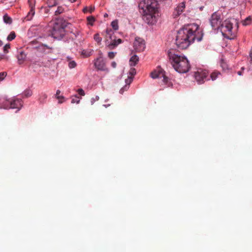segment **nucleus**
Masks as SVG:
<instances>
[{
  "instance_id": "nucleus-1",
  "label": "nucleus",
  "mask_w": 252,
  "mask_h": 252,
  "mask_svg": "<svg viewBox=\"0 0 252 252\" xmlns=\"http://www.w3.org/2000/svg\"><path fill=\"white\" fill-rule=\"evenodd\" d=\"M203 33L198 25L191 24L180 29L176 36V44L178 48L184 49L195 40L200 41Z\"/></svg>"
},
{
  "instance_id": "nucleus-2",
  "label": "nucleus",
  "mask_w": 252,
  "mask_h": 252,
  "mask_svg": "<svg viewBox=\"0 0 252 252\" xmlns=\"http://www.w3.org/2000/svg\"><path fill=\"white\" fill-rule=\"evenodd\" d=\"M168 56L169 59L172 61L173 67L175 70L180 73L189 71L190 66L188 59L185 56L176 54L173 50L168 51Z\"/></svg>"
},
{
  "instance_id": "nucleus-3",
  "label": "nucleus",
  "mask_w": 252,
  "mask_h": 252,
  "mask_svg": "<svg viewBox=\"0 0 252 252\" xmlns=\"http://www.w3.org/2000/svg\"><path fill=\"white\" fill-rule=\"evenodd\" d=\"M238 28V23L234 19H226L221 23L220 30L224 37L233 39L236 36Z\"/></svg>"
},
{
  "instance_id": "nucleus-4",
  "label": "nucleus",
  "mask_w": 252,
  "mask_h": 252,
  "mask_svg": "<svg viewBox=\"0 0 252 252\" xmlns=\"http://www.w3.org/2000/svg\"><path fill=\"white\" fill-rule=\"evenodd\" d=\"M105 32L106 42L109 49H114L122 42V39H115V37L113 35L114 32L111 29H107Z\"/></svg>"
},
{
  "instance_id": "nucleus-5",
  "label": "nucleus",
  "mask_w": 252,
  "mask_h": 252,
  "mask_svg": "<svg viewBox=\"0 0 252 252\" xmlns=\"http://www.w3.org/2000/svg\"><path fill=\"white\" fill-rule=\"evenodd\" d=\"M51 34L54 38H62L65 34L64 26L61 23L56 22L52 28Z\"/></svg>"
},
{
  "instance_id": "nucleus-6",
  "label": "nucleus",
  "mask_w": 252,
  "mask_h": 252,
  "mask_svg": "<svg viewBox=\"0 0 252 252\" xmlns=\"http://www.w3.org/2000/svg\"><path fill=\"white\" fill-rule=\"evenodd\" d=\"M210 22L214 30L220 29L221 24L220 15H218L217 12H214L211 16Z\"/></svg>"
},
{
  "instance_id": "nucleus-7",
  "label": "nucleus",
  "mask_w": 252,
  "mask_h": 252,
  "mask_svg": "<svg viewBox=\"0 0 252 252\" xmlns=\"http://www.w3.org/2000/svg\"><path fill=\"white\" fill-rule=\"evenodd\" d=\"M208 75V72L206 70L199 69L195 73V80L198 84H201L205 82V79Z\"/></svg>"
},
{
  "instance_id": "nucleus-8",
  "label": "nucleus",
  "mask_w": 252,
  "mask_h": 252,
  "mask_svg": "<svg viewBox=\"0 0 252 252\" xmlns=\"http://www.w3.org/2000/svg\"><path fill=\"white\" fill-rule=\"evenodd\" d=\"M23 101L21 99H14L10 101H7L6 105H7L6 108L14 109L17 108L19 111L23 106Z\"/></svg>"
},
{
  "instance_id": "nucleus-9",
  "label": "nucleus",
  "mask_w": 252,
  "mask_h": 252,
  "mask_svg": "<svg viewBox=\"0 0 252 252\" xmlns=\"http://www.w3.org/2000/svg\"><path fill=\"white\" fill-rule=\"evenodd\" d=\"M133 47L137 52L143 51L145 48L144 40L140 37H135L133 43Z\"/></svg>"
},
{
  "instance_id": "nucleus-10",
  "label": "nucleus",
  "mask_w": 252,
  "mask_h": 252,
  "mask_svg": "<svg viewBox=\"0 0 252 252\" xmlns=\"http://www.w3.org/2000/svg\"><path fill=\"white\" fill-rule=\"evenodd\" d=\"M185 8V3L183 2L180 3L174 9L172 16L174 18H177L184 11Z\"/></svg>"
},
{
  "instance_id": "nucleus-11",
  "label": "nucleus",
  "mask_w": 252,
  "mask_h": 252,
  "mask_svg": "<svg viewBox=\"0 0 252 252\" xmlns=\"http://www.w3.org/2000/svg\"><path fill=\"white\" fill-rule=\"evenodd\" d=\"M94 65L98 70H104L105 69V64L101 57L98 58L95 60Z\"/></svg>"
},
{
  "instance_id": "nucleus-12",
  "label": "nucleus",
  "mask_w": 252,
  "mask_h": 252,
  "mask_svg": "<svg viewBox=\"0 0 252 252\" xmlns=\"http://www.w3.org/2000/svg\"><path fill=\"white\" fill-rule=\"evenodd\" d=\"M151 76L153 79L162 78V76H163V70L161 68H158V70L152 72Z\"/></svg>"
},
{
  "instance_id": "nucleus-13",
  "label": "nucleus",
  "mask_w": 252,
  "mask_h": 252,
  "mask_svg": "<svg viewBox=\"0 0 252 252\" xmlns=\"http://www.w3.org/2000/svg\"><path fill=\"white\" fill-rule=\"evenodd\" d=\"M132 80H133L132 77H128V78L127 79H126V85L123 88H122L120 90V94H123L125 91H126L128 90V89L129 88L128 85L131 83Z\"/></svg>"
},
{
  "instance_id": "nucleus-14",
  "label": "nucleus",
  "mask_w": 252,
  "mask_h": 252,
  "mask_svg": "<svg viewBox=\"0 0 252 252\" xmlns=\"http://www.w3.org/2000/svg\"><path fill=\"white\" fill-rule=\"evenodd\" d=\"M26 58V55L25 53L21 51L20 54L17 56L18 62L19 64H22Z\"/></svg>"
},
{
  "instance_id": "nucleus-15",
  "label": "nucleus",
  "mask_w": 252,
  "mask_h": 252,
  "mask_svg": "<svg viewBox=\"0 0 252 252\" xmlns=\"http://www.w3.org/2000/svg\"><path fill=\"white\" fill-rule=\"evenodd\" d=\"M139 61V58L137 55L132 56L129 60V64L131 66H135Z\"/></svg>"
},
{
  "instance_id": "nucleus-16",
  "label": "nucleus",
  "mask_w": 252,
  "mask_h": 252,
  "mask_svg": "<svg viewBox=\"0 0 252 252\" xmlns=\"http://www.w3.org/2000/svg\"><path fill=\"white\" fill-rule=\"evenodd\" d=\"M35 14L34 9H30V11L28 12L27 15L25 17V19L27 21H30L32 19V17Z\"/></svg>"
},
{
  "instance_id": "nucleus-17",
  "label": "nucleus",
  "mask_w": 252,
  "mask_h": 252,
  "mask_svg": "<svg viewBox=\"0 0 252 252\" xmlns=\"http://www.w3.org/2000/svg\"><path fill=\"white\" fill-rule=\"evenodd\" d=\"M252 23V17L251 16L247 17L244 20L242 21V24L244 26H248Z\"/></svg>"
},
{
  "instance_id": "nucleus-18",
  "label": "nucleus",
  "mask_w": 252,
  "mask_h": 252,
  "mask_svg": "<svg viewBox=\"0 0 252 252\" xmlns=\"http://www.w3.org/2000/svg\"><path fill=\"white\" fill-rule=\"evenodd\" d=\"M220 75V72L218 71H214L211 74L210 77L211 79L214 81L217 78L219 77Z\"/></svg>"
},
{
  "instance_id": "nucleus-19",
  "label": "nucleus",
  "mask_w": 252,
  "mask_h": 252,
  "mask_svg": "<svg viewBox=\"0 0 252 252\" xmlns=\"http://www.w3.org/2000/svg\"><path fill=\"white\" fill-rule=\"evenodd\" d=\"M94 40L98 43V44H100L101 42L102 41V38L100 37V35L98 33L95 34L94 36Z\"/></svg>"
},
{
  "instance_id": "nucleus-20",
  "label": "nucleus",
  "mask_w": 252,
  "mask_h": 252,
  "mask_svg": "<svg viewBox=\"0 0 252 252\" xmlns=\"http://www.w3.org/2000/svg\"><path fill=\"white\" fill-rule=\"evenodd\" d=\"M47 97V95L45 93H41L40 94L39 97V101L40 103H43L44 101L46 99Z\"/></svg>"
},
{
  "instance_id": "nucleus-21",
  "label": "nucleus",
  "mask_w": 252,
  "mask_h": 252,
  "mask_svg": "<svg viewBox=\"0 0 252 252\" xmlns=\"http://www.w3.org/2000/svg\"><path fill=\"white\" fill-rule=\"evenodd\" d=\"M64 11V9L62 6H58L57 10L55 12V15H58L63 13Z\"/></svg>"
},
{
  "instance_id": "nucleus-22",
  "label": "nucleus",
  "mask_w": 252,
  "mask_h": 252,
  "mask_svg": "<svg viewBox=\"0 0 252 252\" xmlns=\"http://www.w3.org/2000/svg\"><path fill=\"white\" fill-rule=\"evenodd\" d=\"M3 21L6 24H11L12 23V19L7 14L3 16Z\"/></svg>"
},
{
  "instance_id": "nucleus-23",
  "label": "nucleus",
  "mask_w": 252,
  "mask_h": 252,
  "mask_svg": "<svg viewBox=\"0 0 252 252\" xmlns=\"http://www.w3.org/2000/svg\"><path fill=\"white\" fill-rule=\"evenodd\" d=\"M111 25L112 28L116 31L119 29L118 22L117 20H114L111 22Z\"/></svg>"
},
{
  "instance_id": "nucleus-24",
  "label": "nucleus",
  "mask_w": 252,
  "mask_h": 252,
  "mask_svg": "<svg viewBox=\"0 0 252 252\" xmlns=\"http://www.w3.org/2000/svg\"><path fill=\"white\" fill-rule=\"evenodd\" d=\"M47 4L50 7L54 6L57 4L56 0H47Z\"/></svg>"
},
{
  "instance_id": "nucleus-25",
  "label": "nucleus",
  "mask_w": 252,
  "mask_h": 252,
  "mask_svg": "<svg viewBox=\"0 0 252 252\" xmlns=\"http://www.w3.org/2000/svg\"><path fill=\"white\" fill-rule=\"evenodd\" d=\"M93 52V50H91L90 51H87L86 50H83L82 52V54L85 57H88L90 56L92 54V52Z\"/></svg>"
},
{
  "instance_id": "nucleus-26",
  "label": "nucleus",
  "mask_w": 252,
  "mask_h": 252,
  "mask_svg": "<svg viewBox=\"0 0 252 252\" xmlns=\"http://www.w3.org/2000/svg\"><path fill=\"white\" fill-rule=\"evenodd\" d=\"M16 37V34L14 32H12L9 34V35L7 37V39L8 41H11L14 39Z\"/></svg>"
},
{
  "instance_id": "nucleus-27",
  "label": "nucleus",
  "mask_w": 252,
  "mask_h": 252,
  "mask_svg": "<svg viewBox=\"0 0 252 252\" xmlns=\"http://www.w3.org/2000/svg\"><path fill=\"white\" fill-rule=\"evenodd\" d=\"M38 48L39 50H43L44 52H45V49H52V48L51 47H50L49 46H47L45 44H41L39 47Z\"/></svg>"
},
{
  "instance_id": "nucleus-28",
  "label": "nucleus",
  "mask_w": 252,
  "mask_h": 252,
  "mask_svg": "<svg viewBox=\"0 0 252 252\" xmlns=\"http://www.w3.org/2000/svg\"><path fill=\"white\" fill-rule=\"evenodd\" d=\"M87 21H88L89 23L91 25H93V23L95 21V18H94V17L93 16H89L87 17Z\"/></svg>"
},
{
  "instance_id": "nucleus-29",
  "label": "nucleus",
  "mask_w": 252,
  "mask_h": 252,
  "mask_svg": "<svg viewBox=\"0 0 252 252\" xmlns=\"http://www.w3.org/2000/svg\"><path fill=\"white\" fill-rule=\"evenodd\" d=\"M35 0H28V3L30 9H34Z\"/></svg>"
},
{
  "instance_id": "nucleus-30",
  "label": "nucleus",
  "mask_w": 252,
  "mask_h": 252,
  "mask_svg": "<svg viewBox=\"0 0 252 252\" xmlns=\"http://www.w3.org/2000/svg\"><path fill=\"white\" fill-rule=\"evenodd\" d=\"M32 94V91L30 90H27L24 92V95L25 97H28L30 96H31Z\"/></svg>"
},
{
  "instance_id": "nucleus-31",
  "label": "nucleus",
  "mask_w": 252,
  "mask_h": 252,
  "mask_svg": "<svg viewBox=\"0 0 252 252\" xmlns=\"http://www.w3.org/2000/svg\"><path fill=\"white\" fill-rule=\"evenodd\" d=\"M75 98H73L72 99L71 103H79L80 102V98L79 97L77 96V95H75Z\"/></svg>"
},
{
  "instance_id": "nucleus-32",
  "label": "nucleus",
  "mask_w": 252,
  "mask_h": 252,
  "mask_svg": "<svg viewBox=\"0 0 252 252\" xmlns=\"http://www.w3.org/2000/svg\"><path fill=\"white\" fill-rule=\"evenodd\" d=\"M136 74V70L134 68L131 67L129 71V74L132 77L134 76Z\"/></svg>"
},
{
  "instance_id": "nucleus-33",
  "label": "nucleus",
  "mask_w": 252,
  "mask_h": 252,
  "mask_svg": "<svg viewBox=\"0 0 252 252\" xmlns=\"http://www.w3.org/2000/svg\"><path fill=\"white\" fill-rule=\"evenodd\" d=\"M10 44H7L3 47V52L5 54L8 52V49H10Z\"/></svg>"
},
{
  "instance_id": "nucleus-34",
  "label": "nucleus",
  "mask_w": 252,
  "mask_h": 252,
  "mask_svg": "<svg viewBox=\"0 0 252 252\" xmlns=\"http://www.w3.org/2000/svg\"><path fill=\"white\" fill-rule=\"evenodd\" d=\"M76 66V63L74 61H70L68 63V66L70 68H74Z\"/></svg>"
},
{
  "instance_id": "nucleus-35",
  "label": "nucleus",
  "mask_w": 252,
  "mask_h": 252,
  "mask_svg": "<svg viewBox=\"0 0 252 252\" xmlns=\"http://www.w3.org/2000/svg\"><path fill=\"white\" fill-rule=\"evenodd\" d=\"M7 73L6 72H2L0 73V81L3 80L6 77Z\"/></svg>"
},
{
  "instance_id": "nucleus-36",
  "label": "nucleus",
  "mask_w": 252,
  "mask_h": 252,
  "mask_svg": "<svg viewBox=\"0 0 252 252\" xmlns=\"http://www.w3.org/2000/svg\"><path fill=\"white\" fill-rule=\"evenodd\" d=\"M61 93V91L60 90H57L56 94V96L57 99H63L64 97L63 96H60V94Z\"/></svg>"
},
{
  "instance_id": "nucleus-37",
  "label": "nucleus",
  "mask_w": 252,
  "mask_h": 252,
  "mask_svg": "<svg viewBox=\"0 0 252 252\" xmlns=\"http://www.w3.org/2000/svg\"><path fill=\"white\" fill-rule=\"evenodd\" d=\"M116 54V53H114L113 52H110L108 53V56L110 59H112L115 57Z\"/></svg>"
},
{
  "instance_id": "nucleus-38",
  "label": "nucleus",
  "mask_w": 252,
  "mask_h": 252,
  "mask_svg": "<svg viewBox=\"0 0 252 252\" xmlns=\"http://www.w3.org/2000/svg\"><path fill=\"white\" fill-rule=\"evenodd\" d=\"M77 92L81 95H82V96L85 95V92H84V90L82 89H79L77 90Z\"/></svg>"
},
{
  "instance_id": "nucleus-39",
  "label": "nucleus",
  "mask_w": 252,
  "mask_h": 252,
  "mask_svg": "<svg viewBox=\"0 0 252 252\" xmlns=\"http://www.w3.org/2000/svg\"><path fill=\"white\" fill-rule=\"evenodd\" d=\"M162 78H163L162 81H163V82L165 84H167L168 81V78L165 76L164 73L163 76H162Z\"/></svg>"
},
{
  "instance_id": "nucleus-40",
  "label": "nucleus",
  "mask_w": 252,
  "mask_h": 252,
  "mask_svg": "<svg viewBox=\"0 0 252 252\" xmlns=\"http://www.w3.org/2000/svg\"><path fill=\"white\" fill-rule=\"evenodd\" d=\"M94 10V7H90L89 8V11L90 13H92Z\"/></svg>"
},
{
  "instance_id": "nucleus-41",
  "label": "nucleus",
  "mask_w": 252,
  "mask_h": 252,
  "mask_svg": "<svg viewBox=\"0 0 252 252\" xmlns=\"http://www.w3.org/2000/svg\"><path fill=\"white\" fill-rule=\"evenodd\" d=\"M89 11L88 8L87 7H85L83 8V11L84 13H87Z\"/></svg>"
},
{
  "instance_id": "nucleus-42",
  "label": "nucleus",
  "mask_w": 252,
  "mask_h": 252,
  "mask_svg": "<svg viewBox=\"0 0 252 252\" xmlns=\"http://www.w3.org/2000/svg\"><path fill=\"white\" fill-rule=\"evenodd\" d=\"M113 67L115 68L116 67L117 64L115 62H113L111 64Z\"/></svg>"
},
{
  "instance_id": "nucleus-43",
  "label": "nucleus",
  "mask_w": 252,
  "mask_h": 252,
  "mask_svg": "<svg viewBox=\"0 0 252 252\" xmlns=\"http://www.w3.org/2000/svg\"><path fill=\"white\" fill-rule=\"evenodd\" d=\"M250 58L251 61L252 62V52H251V53L250 54Z\"/></svg>"
},
{
  "instance_id": "nucleus-44",
  "label": "nucleus",
  "mask_w": 252,
  "mask_h": 252,
  "mask_svg": "<svg viewBox=\"0 0 252 252\" xmlns=\"http://www.w3.org/2000/svg\"><path fill=\"white\" fill-rule=\"evenodd\" d=\"M237 74L239 75H241L242 74V71H238Z\"/></svg>"
},
{
  "instance_id": "nucleus-45",
  "label": "nucleus",
  "mask_w": 252,
  "mask_h": 252,
  "mask_svg": "<svg viewBox=\"0 0 252 252\" xmlns=\"http://www.w3.org/2000/svg\"><path fill=\"white\" fill-rule=\"evenodd\" d=\"M2 44H3L1 40H0V46H2Z\"/></svg>"
},
{
  "instance_id": "nucleus-46",
  "label": "nucleus",
  "mask_w": 252,
  "mask_h": 252,
  "mask_svg": "<svg viewBox=\"0 0 252 252\" xmlns=\"http://www.w3.org/2000/svg\"><path fill=\"white\" fill-rule=\"evenodd\" d=\"M71 2H74L76 0H69Z\"/></svg>"
},
{
  "instance_id": "nucleus-47",
  "label": "nucleus",
  "mask_w": 252,
  "mask_h": 252,
  "mask_svg": "<svg viewBox=\"0 0 252 252\" xmlns=\"http://www.w3.org/2000/svg\"><path fill=\"white\" fill-rule=\"evenodd\" d=\"M59 102L60 103H62V102H63V101H62V100L59 99Z\"/></svg>"
},
{
  "instance_id": "nucleus-48",
  "label": "nucleus",
  "mask_w": 252,
  "mask_h": 252,
  "mask_svg": "<svg viewBox=\"0 0 252 252\" xmlns=\"http://www.w3.org/2000/svg\"><path fill=\"white\" fill-rule=\"evenodd\" d=\"M107 16V14H106L104 15V16Z\"/></svg>"
}]
</instances>
